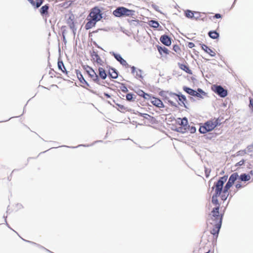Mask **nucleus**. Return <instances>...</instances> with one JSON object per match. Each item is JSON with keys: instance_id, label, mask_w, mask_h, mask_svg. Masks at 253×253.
Returning a JSON list of instances; mask_svg holds the SVG:
<instances>
[{"instance_id": "12", "label": "nucleus", "mask_w": 253, "mask_h": 253, "mask_svg": "<svg viewBox=\"0 0 253 253\" xmlns=\"http://www.w3.org/2000/svg\"><path fill=\"white\" fill-rule=\"evenodd\" d=\"M171 96L172 97L176 96L178 98L179 101L180 102H179V104L182 106L185 107V102H186V98L185 96L183 95H178L176 93H173L170 94Z\"/></svg>"}, {"instance_id": "17", "label": "nucleus", "mask_w": 253, "mask_h": 253, "mask_svg": "<svg viewBox=\"0 0 253 253\" xmlns=\"http://www.w3.org/2000/svg\"><path fill=\"white\" fill-rule=\"evenodd\" d=\"M30 3L36 8L39 7L43 3V0H28Z\"/></svg>"}, {"instance_id": "6", "label": "nucleus", "mask_w": 253, "mask_h": 253, "mask_svg": "<svg viewBox=\"0 0 253 253\" xmlns=\"http://www.w3.org/2000/svg\"><path fill=\"white\" fill-rule=\"evenodd\" d=\"M91 61L94 65L104 66L106 64L105 60L102 58L98 53L93 51L90 54Z\"/></svg>"}, {"instance_id": "10", "label": "nucleus", "mask_w": 253, "mask_h": 253, "mask_svg": "<svg viewBox=\"0 0 253 253\" xmlns=\"http://www.w3.org/2000/svg\"><path fill=\"white\" fill-rule=\"evenodd\" d=\"M150 102L153 105L157 108H162L165 107V105L163 103L162 101L157 97L153 96Z\"/></svg>"}, {"instance_id": "29", "label": "nucleus", "mask_w": 253, "mask_h": 253, "mask_svg": "<svg viewBox=\"0 0 253 253\" xmlns=\"http://www.w3.org/2000/svg\"><path fill=\"white\" fill-rule=\"evenodd\" d=\"M135 98V95L131 93H127L126 95V99L128 101H134Z\"/></svg>"}, {"instance_id": "34", "label": "nucleus", "mask_w": 253, "mask_h": 253, "mask_svg": "<svg viewBox=\"0 0 253 253\" xmlns=\"http://www.w3.org/2000/svg\"><path fill=\"white\" fill-rule=\"evenodd\" d=\"M211 171V169L207 168H205V175H206V177H208L210 176Z\"/></svg>"}, {"instance_id": "50", "label": "nucleus", "mask_w": 253, "mask_h": 253, "mask_svg": "<svg viewBox=\"0 0 253 253\" xmlns=\"http://www.w3.org/2000/svg\"><path fill=\"white\" fill-rule=\"evenodd\" d=\"M250 173L252 174V175H253V170H251L250 171Z\"/></svg>"}, {"instance_id": "4", "label": "nucleus", "mask_w": 253, "mask_h": 253, "mask_svg": "<svg viewBox=\"0 0 253 253\" xmlns=\"http://www.w3.org/2000/svg\"><path fill=\"white\" fill-rule=\"evenodd\" d=\"M220 124V120L218 118H214L206 122L203 126H201L199 128V131L201 133H206L207 132L212 130Z\"/></svg>"}, {"instance_id": "7", "label": "nucleus", "mask_w": 253, "mask_h": 253, "mask_svg": "<svg viewBox=\"0 0 253 253\" xmlns=\"http://www.w3.org/2000/svg\"><path fill=\"white\" fill-rule=\"evenodd\" d=\"M176 123L181 126L178 128V131L183 133L185 132L188 126L187 119L186 118H183V119L178 118L176 120Z\"/></svg>"}, {"instance_id": "21", "label": "nucleus", "mask_w": 253, "mask_h": 253, "mask_svg": "<svg viewBox=\"0 0 253 253\" xmlns=\"http://www.w3.org/2000/svg\"><path fill=\"white\" fill-rule=\"evenodd\" d=\"M195 14H197V16H198L200 14V13L198 12H192V11L189 10H187L185 11L186 16L188 18H194ZM198 17V16H197V18Z\"/></svg>"}, {"instance_id": "28", "label": "nucleus", "mask_w": 253, "mask_h": 253, "mask_svg": "<svg viewBox=\"0 0 253 253\" xmlns=\"http://www.w3.org/2000/svg\"><path fill=\"white\" fill-rule=\"evenodd\" d=\"M125 16L132 17L135 14V11L133 10L128 9L125 7Z\"/></svg>"}, {"instance_id": "13", "label": "nucleus", "mask_w": 253, "mask_h": 253, "mask_svg": "<svg viewBox=\"0 0 253 253\" xmlns=\"http://www.w3.org/2000/svg\"><path fill=\"white\" fill-rule=\"evenodd\" d=\"M160 40L166 46H169L171 43V39L168 36L166 35L162 36Z\"/></svg>"}, {"instance_id": "36", "label": "nucleus", "mask_w": 253, "mask_h": 253, "mask_svg": "<svg viewBox=\"0 0 253 253\" xmlns=\"http://www.w3.org/2000/svg\"><path fill=\"white\" fill-rule=\"evenodd\" d=\"M121 90L124 92H126L128 91L127 87L125 84H122L120 87Z\"/></svg>"}, {"instance_id": "9", "label": "nucleus", "mask_w": 253, "mask_h": 253, "mask_svg": "<svg viewBox=\"0 0 253 253\" xmlns=\"http://www.w3.org/2000/svg\"><path fill=\"white\" fill-rule=\"evenodd\" d=\"M76 73L77 78L81 84V85L84 87H88L89 86V84L85 80L81 72L79 70H76Z\"/></svg>"}, {"instance_id": "44", "label": "nucleus", "mask_w": 253, "mask_h": 253, "mask_svg": "<svg viewBox=\"0 0 253 253\" xmlns=\"http://www.w3.org/2000/svg\"><path fill=\"white\" fill-rule=\"evenodd\" d=\"M188 46L189 48H192L195 46V44L193 42H190L188 43Z\"/></svg>"}, {"instance_id": "27", "label": "nucleus", "mask_w": 253, "mask_h": 253, "mask_svg": "<svg viewBox=\"0 0 253 253\" xmlns=\"http://www.w3.org/2000/svg\"><path fill=\"white\" fill-rule=\"evenodd\" d=\"M239 178L241 181H247L251 179L250 175L243 173L240 175Z\"/></svg>"}, {"instance_id": "24", "label": "nucleus", "mask_w": 253, "mask_h": 253, "mask_svg": "<svg viewBox=\"0 0 253 253\" xmlns=\"http://www.w3.org/2000/svg\"><path fill=\"white\" fill-rule=\"evenodd\" d=\"M198 92L196 91V94L194 95V96H196L200 98H203V96H205L206 95V93L201 88H198Z\"/></svg>"}, {"instance_id": "48", "label": "nucleus", "mask_w": 253, "mask_h": 253, "mask_svg": "<svg viewBox=\"0 0 253 253\" xmlns=\"http://www.w3.org/2000/svg\"><path fill=\"white\" fill-rule=\"evenodd\" d=\"M104 95L106 96L107 98H110V96L108 94H107V93H104Z\"/></svg>"}, {"instance_id": "1", "label": "nucleus", "mask_w": 253, "mask_h": 253, "mask_svg": "<svg viewBox=\"0 0 253 253\" xmlns=\"http://www.w3.org/2000/svg\"><path fill=\"white\" fill-rule=\"evenodd\" d=\"M238 177L239 175L237 172L232 173L224 187H223V184L227 179V176L225 175L220 177L219 180L214 183L212 188L214 191V194L211 198L212 204L219 203L217 199L218 197H220L222 201H225L229 195V190Z\"/></svg>"}, {"instance_id": "20", "label": "nucleus", "mask_w": 253, "mask_h": 253, "mask_svg": "<svg viewBox=\"0 0 253 253\" xmlns=\"http://www.w3.org/2000/svg\"><path fill=\"white\" fill-rule=\"evenodd\" d=\"M179 67L180 69L184 71L187 73H188L190 75L192 74V71L189 69V67L187 65L184 64H180L179 65Z\"/></svg>"}, {"instance_id": "26", "label": "nucleus", "mask_w": 253, "mask_h": 253, "mask_svg": "<svg viewBox=\"0 0 253 253\" xmlns=\"http://www.w3.org/2000/svg\"><path fill=\"white\" fill-rule=\"evenodd\" d=\"M208 34L210 37L213 39H216L219 37V34L214 31H210Z\"/></svg>"}, {"instance_id": "42", "label": "nucleus", "mask_w": 253, "mask_h": 253, "mask_svg": "<svg viewBox=\"0 0 253 253\" xmlns=\"http://www.w3.org/2000/svg\"><path fill=\"white\" fill-rule=\"evenodd\" d=\"M130 67L131 68V73L132 74L135 75V73L136 72V71H137V70H136V68L134 66H132V67Z\"/></svg>"}, {"instance_id": "3", "label": "nucleus", "mask_w": 253, "mask_h": 253, "mask_svg": "<svg viewBox=\"0 0 253 253\" xmlns=\"http://www.w3.org/2000/svg\"><path fill=\"white\" fill-rule=\"evenodd\" d=\"M102 18V13L100 9L95 6L90 9V13L87 17V22L85 25L86 30H89L94 27L96 23Z\"/></svg>"}, {"instance_id": "11", "label": "nucleus", "mask_w": 253, "mask_h": 253, "mask_svg": "<svg viewBox=\"0 0 253 253\" xmlns=\"http://www.w3.org/2000/svg\"><path fill=\"white\" fill-rule=\"evenodd\" d=\"M125 7H119L116 9L114 10L113 13L116 17H122L125 16Z\"/></svg>"}, {"instance_id": "39", "label": "nucleus", "mask_w": 253, "mask_h": 253, "mask_svg": "<svg viewBox=\"0 0 253 253\" xmlns=\"http://www.w3.org/2000/svg\"><path fill=\"white\" fill-rule=\"evenodd\" d=\"M249 107L253 111V99L252 98L250 99Z\"/></svg>"}, {"instance_id": "16", "label": "nucleus", "mask_w": 253, "mask_h": 253, "mask_svg": "<svg viewBox=\"0 0 253 253\" xmlns=\"http://www.w3.org/2000/svg\"><path fill=\"white\" fill-rule=\"evenodd\" d=\"M202 48L206 52L209 54L211 56H214L215 55V52L212 49L209 48L207 45L203 44L202 45Z\"/></svg>"}, {"instance_id": "23", "label": "nucleus", "mask_w": 253, "mask_h": 253, "mask_svg": "<svg viewBox=\"0 0 253 253\" xmlns=\"http://www.w3.org/2000/svg\"><path fill=\"white\" fill-rule=\"evenodd\" d=\"M48 9H49V6L48 4H45V5L42 6L40 8V10L41 15H44L48 14Z\"/></svg>"}, {"instance_id": "43", "label": "nucleus", "mask_w": 253, "mask_h": 253, "mask_svg": "<svg viewBox=\"0 0 253 253\" xmlns=\"http://www.w3.org/2000/svg\"><path fill=\"white\" fill-rule=\"evenodd\" d=\"M166 99L167 100H168V102H169V103L171 105H172V106H175V103H174L172 101H171V100H170L169 99V98H166Z\"/></svg>"}, {"instance_id": "45", "label": "nucleus", "mask_w": 253, "mask_h": 253, "mask_svg": "<svg viewBox=\"0 0 253 253\" xmlns=\"http://www.w3.org/2000/svg\"><path fill=\"white\" fill-rule=\"evenodd\" d=\"M215 18H220L221 17V16L220 14H215V15L213 16Z\"/></svg>"}, {"instance_id": "19", "label": "nucleus", "mask_w": 253, "mask_h": 253, "mask_svg": "<svg viewBox=\"0 0 253 253\" xmlns=\"http://www.w3.org/2000/svg\"><path fill=\"white\" fill-rule=\"evenodd\" d=\"M157 49L160 54L161 55H162L163 53H164L167 55L169 54V51L168 50L167 48L165 47H162L161 46L158 45Z\"/></svg>"}, {"instance_id": "18", "label": "nucleus", "mask_w": 253, "mask_h": 253, "mask_svg": "<svg viewBox=\"0 0 253 253\" xmlns=\"http://www.w3.org/2000/svg\"><path fill=\"white\" fill-rule=\"evenodd\" d=\"M109 76L113 79H117L118 75L116 70L114 68H110L108 70Z\"/></svg>"}, {"instance_id": "41", "label": "nucleus", "mask_w": 253, "mask_h": 253, "mask_svg": "<svg viewBox=\"0 0 253 253\" xmlns=\"http://www.w3.org/2000/svg\"><path fill=\"white\" fill-rule=\"evenodd\" d=\"M235 187H236V188L237 189V190H239V189L241 188L243 186H242V184H241V183L239 182V183H236Z\"/></svg>"}, {"instance_id": "47", "label": "nucleus", "mask_w": 253, "mask_h": 253, "mask_svg": "<svg viewBox=\"0 0 253 253\" xmlns=\"http://www.w3.org/2000/svg\"><path fill=\"white\" fill-rule=\"evenodd\" d=\"M118 106L120 107V109H121L122 110H125V107L123 106V105H118Z\"/></svg>"}, {"instance_id": "15", "label": "nucleus", "mask_w": 253, "mask_h": 253, "mask_svg": "<svg viewBox=\"0 0 253 253\" xmlns=\"http://www.w3.org/2000/svg\"><path fill=\"white\" fill-rule=\"evenodd\" d=\"M98 77L99 79L102 80H105L107 78V75L105 69L101 67H99L98 69Z\"/></svg>"}, {"instance_id": "46", "label": "nucleus", "mask_w": 253, "mask_h": 253, "mask_svg": "<svg viewBox=\"0 0 253 253\" xmlns=\"http://www.w3.org/2000/svg\"><path fill=\"white\" fill-rule=\"evenodd\" d=\"M244 163V160H242V161H240V162L238 163V165H239V166H241V165H242Z\"/></svg>"}, {"instance_id": "2", "label": "nucleus", "mask_w": 253, "mask_h": 253, "mask_svg": "<svg viewBox=\"0 0 253 253\" xmlns=\"http://www.w3.org/2000/svg\"><path fill=\"white\" fill-rule=\"evenodd\" d=\"M214 206L209 214L207 223L208 231L212 235L211 242L212 244L216 242L218 233L222 224V217L224 212L220 208L219 203L212 204Z\"/></svg>"}, {"instance_id": "37", "label": "nucleus", "mask_w": 253, "mask_h": 253, "mask_svg": "<svg viewBox=\"0 0 253 253\" xmlns=\"http://www.w3.org/2000/svg\"><path fill=\"white\" fill-rule=\"evenodd\" d=\"M246 152H252L253 151V145H249L246 148Z\"/></svg>"}, {"instance_id": "25", "label": "nucleus", "mask_w": 253, "mask_h": 253, "mask_svg": "<svg viewBox=\"0 0 253 253\" xmlns=\"http://www.w3.org/2000/svg\"><path fill=\"white\" fill-rule=\"evenodd\" d=\"M183 90L186 92H187V93H188L189 94L192 95V96H194V95H195V92L196 91L193 90V89L191 88H189L188 87H187V86H184L183 87Z\"/></svg>"}, {"instance_id": "33", "label": "nucleus", "mask_w": 253, "mask_h": 253, "mask_svg": "<svg viewBox=\"0 0 253 253\" xmlns=\"http://www.w3.org/2000/svg\"><path fill=\"white\" fill-rule=\"evenodd\" d=\"M141 74V70H137V71H136L135 75H134L137 79L142 78V77Z\"/></svg>"}, {"instance_id": "32", "label": "nucleus", "mask_w": 253, "mask_h": 253, "mask_svg": "<svg viewBox=\"0 0 253 253\" xmlns=\"http://www.w3.org/2000/svg\"><path fill=\"white\" fill-rule=\"evenodd\" d=\"M153 97V96H152L151 94L145 93L144 96H143V98L146 100H150L151 101V99Z\"/></svg>"}, {"instance_id": "49", "label": "nucleus", "mask_w": 253, "mask_h": 253, "mask_svg": "<svg viewBox=\"0 0 253 253\" xmlns=\"http://www.w3.org/2000/svg\"><path fill=\"white\" fill-rule=\"evenodd\" d=\"M163 93H164V91H161L160 92V95L161 96H163Z\"/></svg>"}, {"instance_id": "40", "label": "nucleus", "mask_w": 253, "mask_h": 253, "mask_svg": "<svg viewBox=\"0 0 253 253\" xmlns=\"http://www.w3.org/2000/svg\"><path fill=\"white\" fill-rule=\"evenodd\" d=\"M239 155H244L247 153L246 150H240L238 152Z\"/></svg>"}, {"instance_id": "22", "label": "nucleus", "mask_w": 253, "mask_h": 253, "mask_svg": "<svg viewBox=\"0 0 253 253\" xmlns=\"http://www.w3.org/2000/svg\"><path fill=\"white\" fill-rule=\"evenodd\" d=\"M58 67L62 73H65L66 75L68 74V72L66 71L64 64L62 61H58Z\"/></svg>"}, {"instance_id": "30", "label": "nucleus", "mask_w": 253, "mask_h": 253, "mask_svg": "<svg viewBox=\"0 0 253 253\" xmlns=\"http://www.w3.org/2000/svg\"><path fill=\"white\" fill-rule=\"evenodd\" d=\"M136 114H137L138 116L142 117L145 119H148V117H150V116L148 114L145 113H141L140 112H137Z\"/></svg>"}, {"instance_id": "14", "label": "nucleus", "mask_w": 253, "mask_h": 253, "mask_svg": "<svg viewBox=\"0 0 253 253\" xmlns=\"http://www.w3.org/2000/svg\"><path fill=\"white\" fill-rule=\"evenodd\" d=\"M115 58L124 66L126 68H128L130 67V66L127 64L126 61L124 59L120 54H115Z\"/></svg>"}, {"instance_id": "38", "label": "nucleus", "mask_w": 253, "mask_h": 253, "mask_svg": "<svg viewBox=\"0 0 253 253\" xmlns=\"http://www.w3.org/2000/svg\"><path fill=\"white\" fill-rule=\"evenodd\" d=\"M136 93L139 96L143 97L145 92L143 90L139 89Z\"/></svg>"}, {"instance_id": "31", "label": "nucleus", "mask_w": 253, "mask_h": 253, "mask_svg": "<svg viewBox=\"0 0 253 253\" xmlns=\"http://www.w3.org/2000/svg\"><path fill=\"white\" fill-rule=\"evenodd\" d=\"M172 49L177 53L179 54L181 52V49L179 45L175 44L173 46Z\"/></svg>"}, {"instance_id": "35", "label": "nucleus", "mask_w": 253, "mask_h": 253, "mask_svg": "<svg viewBox=\"0 0 253 253\" xmlns=\"http://www.w3.org/2000/svg\"><path fill=\"white\" fill-rule=\"evenodd\" d=\"M152 23V26L154 28H157L159 26V24L157 21L152 20L151 21Z\"/></svg>"}, {"instance_id": "8", "label": "nucleus", "mask_w": 253, "mask_h": 253, "mask_svg": "<svg viewBox=\"0 0 253 253\" xmlns=\"http://www.w3.org/2000/svg\"><path fill=\"white\" fill-rule=\"evenodd\" d=\"M212 90L221 97H224L227 95V91L220 85H213L212 86Z\"/></svg>"}, {"instance_id": "5", "label": "nucleus", "mask_w": 253, "mask_h": 253, "mask_svg": "<svg viewBox=\"0 0 253 253\" xmlns=\"http://www.w3.org/2000/svg\"><path fill=\"white\" fill-rule=\"evenodd\" d=\"M83 68L88 76L94 82L100 84V79L98 75L91 67L88 66H84Z\"/></svg>"}]
</instances>
